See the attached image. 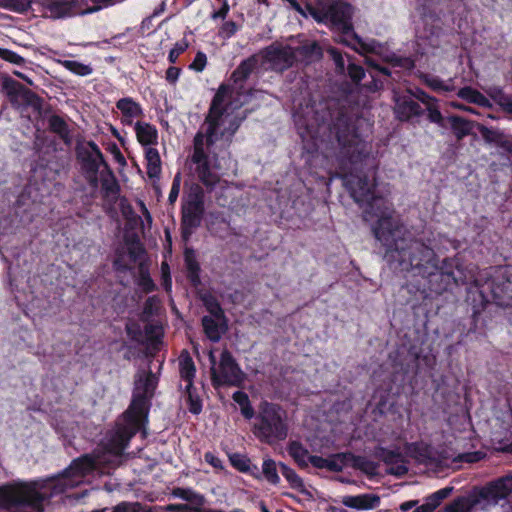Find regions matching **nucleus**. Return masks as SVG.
Wrapping results in <instances>:
<instances>
[{
    "label": "nucleus",
    "instance_id": "nucleus-37",
    "mask_svg": "<svg viewBox=\"0 0 512 512\" xmlns=\"http://www.w3.org/2000/svg\"><path fill=\"white\" fill-rule=\"evenodd\" d=\"M32 4V0H0V7L16 13L26 12Z\"/></svg>",
    "mask_w": 512,
    "mask_h": 512
},
{
    "label": "nucleus",
    "instance_id": "nucleus-9",
    "mask_svg": "<svg viewBox=\"0 0 512 512\" xmlns=\"http://www.w3.org/2000/svg\"><path fill=\"white\" fill-rule=\"evenodd\" d=\"M204 214V194L200 186H195L182 207L181 232L184 239H188L194 229L200 226Z\"/></svg>",
    "mask_w": 512,
    "mask_h": 512
},
{
    "label": "nucleus",
    "instance_id": "nucleus-47",
    "mask_svg": "<svg viewBox=\"0 0 512 512\" xmlns=\"http://www.w3.org/2000/svg\"><path fill=\"white\" fill-rule=\"evenodd\" d=\"M188 48L186 40H181L175 43L174 47L170 50L168 60L170 63H175L178 57Z\"/></svg>",
    "mask_w": 512,
    "mask_h": 512
},
{
    "label": "nucleus",
    "instance_id": "nucleus-2",
    "mask_svg": "<svg viewBox=\"0 0 512 512\" xmlns=\"http://www.w3.org/2000/svg\"><path fill=\"white\" fill-rule=\"evenodd\" d=\"M97 467L90 455L72 461L58 476L31 483L0 486V507L6 512H43V502L78 486Z\"/></svg>",
    "mask_w": 512,
    "mask_h": 512
},
{
    "label": "nucleus",
    "instance_id": "nucleus-61",
    "mask_svg": "<svg viewBox=\"0 0 512 512\" xmlns=\"http://www.w3.org/2000/svg\"><path fill=\"white\" fill-rule=\"evenodd\" d=\"M309 463H311L315 468L326 469V458L321 456L311 455L309 457Z\"/></svg>",
    "mask_w": 512,
    "mask_h": 512
},
{
    "label": "nucleus",
    "instance_id": "nucleus-55",
    "mask_svg": "<svg viewBox=\"0 0 512 512\" xmlns=\"http://www.w3.org/2000/svg\"><path fill=\"white\" fill-rule=\"evenodd\" d=\"M207 63V57L203 52H198L194 58V61L191 63L190 68L201 72Z\"/></svg>",
    "mask_w": 512,
    "mask_h": 512
},
{
    "label": "nucleus",
    "instance_id": "nucleus-64",
    "mask_svg": "<svg viewBox=\"0 0 512 512\" xmlns=\"http://www.w3.org/2000/svg\"><path fill=\"white\" fill-rule=\"evenodd\" d=\"M498 146L512 158V142L504 139L498 143Z\"/></svg>",
    "mask_w": 512,
    "mask_h": 512
},
{
    "label": "nucleus",
    "instance_id": "nucleus-62",
    "mask_svg": "<svg viewBox=\"0 0 512 512\" xmlns=\"http://www.w3.org/2000/svg\"><path fill=\"white\" fill-rule=\"evenodd\" d=\"M158 304L156 296L149 297L144 303V313L152 314L154 307Z\"/></svg>",
    "mask_w": 512,
    "mask_h": 512
},
{
    "label": "nucleus",
    "instance_id": "nucleus-10",
    "mask_svg": "<svg viewBox=\"0 0 512 512\" xmlns=\"http://www.w3.org/2000/svg\"><path fill=\"white\" fill-rule=\"evenodd\" d=\"M264 59L274 71L283 72L293 66L296 55L291 46L271 45L265 48Z\"/></svg>",
    "mask_w": 512,
    "mask_h": 512
},
{
    "label": "nucleus",
    "instance_id": "nucleus-23",
    "mask_svg": "<svg viewBox=\"0 0 512 512\" xmlns=\"http://www.w3.org/2000/svg\"><path fill=\"white\" fill-rule=\"evenodd\" d=\"M179 372L181 378L186 381L187 384L193 383L196 367L187 350H183L179 356Z\"/></svg>",
    "mask_w": 512,
    "mask_h": 512
},
{
    "label": "nucleus",
    "instance_id": "nucleus-60",
    "mask_svg": "<svg viewBox=\"0 0 512 512\" xmlns=\"http://www.w3.org/2000/svg\"><path fill=\"white\" fill-rule=\"evenodd\" d=\"M394 66H400L407 70H410L414 67V61L411 58L405 57V58H395L394 59Z\"/></svg>",
    "mask_w": 512,
    "mask_h": 512
},
{
    "label": "nucleus",
    "instance_id": "nucleus-5",
    "mask_svg": "<svg viewBox=\"0 0 512 512\" xmlns=\"http://www.w3.org/2000/svg\"><path fill=\"white\" fill-rule=\"evenodd\" d=\"M512 498V476L502 477L479 489L475 496H460L448 504L443 512H473V509L485 502L482 507L496 506L501 500Z\"/></svg>",
    "mask_w": 512,
    "mask_h": 512
},
{
    "label": "nucleus",
    "instance_id": "nucleus-53",
    "mask_svg": "<svg viewBox=\"0 0 512 512\" xmlns=\"http://www.w3.org/2000/svg\"><path fill=\"white\" fill-rule=\"evenodd\" d=\"M127 250L128 258L131 264L136 263L140 257V254L143 253V248L139 242H133L129 244Z\"/></svg>",
    "mask_w": 512,
    "mask_h": 512
},
{
    "label": "nucleus",
    "instance_id": "nucleus-7",
    "mask_svg": "<svg viewBox=\"0 0 512 512\" xmlns=\"http://www.w3.org/2000/svg\"><path fill=\"white\" fill-rule=\"evenodd\" d=\"M209 360L212 364L211 379L215 386L229 385L240 386L243 382V373L235 361L234 357L228 350H224L220 356L218 368L216 365V358L213 352L209 353Z\"/></svg>",
    "mask_w": 512,
    "mask_h": 512
},
{
    "label": "nucleus",
    "instance_id": "nucleus-48",
    "mask_svg": "<svg viewBox=\"0 0 512 512\" xmlns=\"http://www.w3.org/2000/svg\"><path fill=\"white\" fill-rule=\"evenodd\" d=\"M187 270H188V278L192 284L197 285L200 282L199 271L200 267L196 261L187 260L186 261Z\"/></svg>",
    "mask_w": 512,
    "mask_h": 512
},
{
    "label": "nucleus",
    "instance_id": "nucleus-34",
    "mask_svg": "<svg viewBox=\"0 0 512 512\" xmlns=\"http://www.w3.org/2000/svg\"><path fill=\"white\" fill-rule=\"evenodd\" d=\"M232 399L240 406L241 414L246 419H251L254 416V409L251 406L248 395L243 391H236L232 395Z\"/></svg>",
    "mask_w": 512,
    "mask_h": 512
},
{
    "label": "nucleus",
    "instance_id": "nucleus-4",
    "mask_svg": "<svg viewBox=\"0 0 512 512\" xmlns=\"http://www.w3.org/2000/svg\"><path fill=\"white\" fill-rule=\"evenodd\" d=\"M157 383L158 379L150 369L139 371L135 376L132 401L123 415V423L117 425L107 442V449L112 454L122 455L130 440L144 425Z\"/></svg>",
    "mask_w": 512,
    "mask_h": 512
},
{
    "label": "nucleus",
    "instance_id": "nucleus-24",
    "mask_svg": "<svg viewBox=\"0 0 512 512\" xmlns=\"http://www.w3.org/2000/svg\"><path fill=\"white\" fill-rule=\"evenodd\" d=\"M457 96L467 101L468 103H473L484 108L491 107L489 99L486 96H484L481 92L470 86H465L459 89V91L457 92Z\"/></svg>",
    "mask_w": 512,
    "mask_h": 512
},
{
    "label": "nucleus",
    "instance_id": "nucleus-13",
    "mask_svg": "<svg viewBox=\"0 0 512 512\" xmlns=\"http://www.w3.org/2000/svg\"><path fill=\"white\" fill-rule=\"evenodd\" d=\"M81 2L82 0H43L42 5L52 18H62L85 13Z\"/></svg>",
    "mask_w": 512,
    "mask_h": 512
},
{
    "label": "nucleus",
    "instance_id": "nucleus-3",
    "mask_svg": "<svg viewBox=\"0 0 512 512\" xmlns=\"http://www.w3.org/2000/svg\"><path fill=\"white\" fill-rule=\"evenodd\" d=\"M228 86L222 84L215 93L209 111L205 117L202 130L194 136L192 162L196 165L195 172L199 181L208 191H212L217 185H221L219 175L211 170L209 155L204 149L213 146L218 141V129L227 119V108L224 103L228 95Z\"/></svg>",
    "mask_w": 512,
    "mask_h": 512
},
{
    "label": "nucleus",
    "instance_id": "nucleus-12",
    "mask_svg": "<svg viewBox=\"0 0 512 512\" xmlns=\"http://www.w3.org/2000/svg\"><path fill=\"white\" fill-rule=\"evenodd\" d=\"M87 145L90 150L86 151L82 158L83 169L89 175L90 182L96 184L98 180L97 175L102 171L101 167L105 169V165L108 164L94 141H89Z\"/></svg>",
    "mask_w": 512,
    "mask_h": 512
},
{
    "label": "nucleus",
    "instance_id": "nucleus-49",
    "mask_svg": "<svg viewBox=\"0 0 512 512\" xmlns=\"http://www.w3.org/2000/svg\"><path fill=\"white\" fill-rule=\"evenodd\" d=\"M408 93H409V96H411L412 98L413 97L416 98L418 101H420L421 103H423L426 106L436 100V98H434L433 96H430L429 94H427L424 90H422L420 88H415L414 90L409 89Z\"/></svg>",
    "mask_w": 512,
    "mask_h": 512
},
{
    "label": "nucleus",
    "instance_id": "nucleus-57",
    "mask_svg": "<svg viewBox=\"0 0 512 512\" xmlns=\"http://www.w3.org/2000/svg\"><path fill=\"white\" fill-rule=\"evenodd\" d=\"M167 510L177 512H223L221 510H198L192 509L188 505H168Z\"/></svg>",
    "mask_w": 512,
    "mask_h": 512
},
{
    "label": "nucleus",
    "instance_id": "nucleus-30",
    "mask_svg": "<svg viewBox=\"0 0 512 512\" xmlns=\"http://www.w3.org/2000/svg\"><path fill=\"white\" fill-rule=\"evenodd\" d=\"M184 398L189 405L188 409L191 413L197 415L202 411V401L193 383L186 384Z\"/></svg>",
    "mask_w": 512,
    "mask_h": 512
},
{
    "label": "nucleus",
    "instance_id": "nucleus-1",
    "mask_svg": "<svg viewBox=\"0 0 512 512\" xmlns=\"http://www.w3.org/2000/svg\"><path fill=\"white\" fill-rule=\"evenodd\" d=\"M335 105L332 100L313 103L305 109H298L294 116L311 136L319 133L323 126L335 135L339 146L338 175L354 201L363 208L364 220L377 218L372 232L386 247L385 259L390 268L421 277L435 294H442L452 285H458L454 273L458 261L445 258L440 262L435 252L439 234L425 230L418 237L409 238L401 219L395 215L392 203L375 194V171L372 167L364 170L370 162V144L360 128L362 120L344 109L332 111Z\"/></svg>",
    "mask_w": 512,
    "mask_h": 512
},
{
    "label": "nucleus",
    "instance_id": "nucleus-8",
    "mask_svg": "<svg viewBox=\"0 0 512 512\" xmlns=\"http://www.w3.org/2000/svg\"><path fill=\"white\" fill-rule=\"evenodd\" d=\"M352 15L353 7L340 1L332 3L323 11V19L342 33L341 41L348 43V38H352L361 44V40L353 30Z\"/></svg>",
    "mask_w": 512,
    "mask_h": 512
},
{
    "label": "nucleus",
    "instance_id": "nucleus-44",
    "mask_svg": "<svg viewBox=\"0 0 512 512\" xmlns=\"http://www.w3.org/2000/svg\"><path fill=\"white\" fill-rule=\"evenodd\" d=\"M430 122L443 126V116L437 106V99L426 106Z\"/></svg>",
    "mask_w": 512,
    "mask_h": 512
},
{
    "label": "nucleus",
    "instance_id": "nucleus-63",
    "mask_svg": "<svg viewBox=\"0 0 512 512\" xmlns=\"http://www.w3.org/2000/svg\"><path fill=\"white\" fill-rule=\"evenodd\" d=\"M162 285L164 286V289L169 292L172 288V280L169 272L163 271L162 274Z\"/></svg>",
    "mask_w": 512,
    "mask_h": 512
},
{
    "label": "nucleus",
    "instance_id": "nucleus-27",
    "mask_svg": "<svg viewBox=\"0 0 512 512\" xmlns=\"http://www.w3.org/2000/svg\"><path fill=\"white\" fill-rule=\"evenodd\" d=\"M242 119L238 117H231L227 112V119L224 124L218 129V140L224 139L229 145L232 141L234 134L237 132L241 125Z\"/></svg>",
    "mask_w": 512,
    "mask_h": 512
},
{
    "label": "nucleus",
    "instance_id": "nucleus-46",
    "mask_svg": "<svg viewBox=\"0 0 512 512\" xmlns=\"http://www.w3.org/2000/svg\"><path fill=\"white\" fill-rule=\"evenodd\" d=\"M0 58L16 65H22L25 62V59L22 56L5 48H0Z\"/></svg>",
    "mask_w": 512,
    "mask_h": 512
},
{
    "label": "nucleus",
    "instance_id": "nucleus-31",
    "mask_svg": "<svg viewBox=\"0 0 512 512\" xmlns=\"http://www.w3.org/2000/svg\"><path fill=\"white\" fill-rule=\"evenodd\" d=\"M451 129L458 140L468 135L472 129L471 123L463 117L453 115L448 118Z\"/></svg>",
    "mask_w": 512,
    "mask_h": 512
},
{
    "label": "nucleus",
    "instance_id": "nucleus-58",
    "mask_svg": "<svg viewBox=\"0 0 512 512\" xmlns=\"http://www.w3.org/2000/svg\"><path fill=\"white\" fill-rule=\"evenodd\" d=\"M205 461L213 466L214 468H222V460L218 458L214 453L212 452H206L204 455Z\"/></svg>",
    "mask_w": 512,
    "mask_h": 512
},
{
    "label": "nucleus",
    "instance_id": "nucleus-50",
    "mask_svg": "<svg viewBox=\"0 0 512 512\" xmlns=\"http://www.w3.org/2000/svg\"><path fill=\"white\" fill-rule=\"evenodd\" d=\"M140 504L139 503H120L113 510L103 509L96 510L94 512H139Z\"/></svg>",
    "mask_w": 512,
    "mask_h": 512
},
{
    "label": "nucleus",
    "instance_id": "nucleus-20",
    "mask_svg": "<svg viewBox=\"0 0 512 512\" xmlns=\"http://www.w3.org/2000/svg\"><path fill=\"white\" fill-rule=\"evenodd\" d=\"M258 64L259 58L257 55H251L250 57L244 59L232 72L231 80L234 82V84H240V87H242V83L250 77V75L257 68Z\"/></svg>",
    "mask_w": 512,
    "mask_h": 512
},
{
    "label": "nucleus",
    "instance_id": "nucleus-56",
    "mask_svg": "<svg viewBox=\"0 0 512 512\" xmlns=\"http://www.w3.org/2000/svg\"><path fill=\"white\" fill-rule=\"evenodd\" d=\"M238 30L237 24L234 21H227L221 27V34L226 37H232Z\"/></svg>",
    "mask_w": 512,
    "mask_h": 512
},
{
    "label": "nucleus",
    "instance_id": "nucleus-59",
    "mask_svg": "<svg viewBox=\"0 0 512 512\" xmlns=\"http://www.w3.org/2000/svg\"><path fill=\"white\" fill-rule=\"evenodd\" d=\"M180 72V68L174 66L169 67L166 71V80L169 83H175L179 78Z\"/></svg>",
    "mask_w": 512,
    "mask_h": 512
},
{
    "label": "nucleus",
    "instance_id": "nucleus-6",
    "mask_svg": "<svg viewBox=\"0 0 512 512\" xmlns=\"http://www.w3.org/2000/svg\"><path fill=\"white\" fill-rule=\"evenodd\" d=\"M253 433L259 441L266 444L285 439L288 433L285 413L274 403L262 402L255 417Z\"/></svg>",
    "mask_w": 512,
    "mask_h": 512
},
{
    "label": "nucleus",
    "instance_id": "nucleus-15",
    "mask_svg": "<svg viewBox=\"0 0 512 512\" xmlns=\"http://www.w3.org/2000/svg\"><path fill=\"white\" fill-rule=\"evenodd\" d=\"M394 111L397 118L401 121H408L412 117H418L423 114L422 107L409 95H394Z\"/></svg>",
    "mask_w": 512,
    "mask_h": 512
},
{
    "label": "nucleus",
    "instance_id": "nucleus-26",
    "mask_svg": "<svg viewBox=\"0 0 512 512\" xmlns=\"http://www.w3.org/2000/svg\"><path fill=\"white\" fill-rule=\"evenodd\" d=\"M279 471L281 472L283 477L287 480V482L289 483V485L292 489H295L302 494H306V495L309 494V492L305 488L303 479L296 473V471L294 469H292L291 467L287 466L286 464L280 462L279 463Z\"/></svg>",
    "mask_w": 512,
    "mask_h": 512
},
{
    "label": "nucleus",
    "instance_id": "nucleus-45",
    "mask_svg": "<svg viewBox=\"0 0 512 512\" xmlns=\"http://www.w3.org/2000/svg\"><path fill=\"white\" fill-rule=\"evenodd\" d=\"M113 267L118 272H127L132 269L131 264L128 263L126 260L125 254L120 250L116 251V256L113 261Z\"/></svg>",
    "mask_w": 512,
    "mask_h": 512
},
{
    "label": "nucleus",
    "instance_id": "nucleus-41",
    "mask_svg": "<svg viewBox=\"0 0 512 512\" xmlns=\"http://www.w3.org/2000/svg\"><path fill=\"white\" fill-rule=\"evenodd\" d=\"M353 465L368 475H375L377 465L364 456H353Z\"/></svg>",
    "mask_w": 512,
    "mask_h": 512
},
{
    "label": "nucleus",
    "instance_id": "nucleus-17",
    "mask_svg": "<svg viewBox=\"0 0 512 512\" xmlns=\"http://www.w3.org/2000/svg\"><path fill=\"white\" fill-rule=\"evenodd\" d=\"M116 108L121 113L120 121L123 125L131 126L134 124V119H139L144 116V111L140 103L131 97L120 98L116 102Z\"/></svg>",
    "mask_w": 512,
    "mask_h": 512
},
{
    "label": "nucleus",
    "instance_id": "nucleus-25",
    "mask_svg": "<svg viewBox=\"0 0 512 512\" xmlns=\"http://www.w3.org/2000/svg\"><path fill=\"white\" fill-rule=\"evenodd\" d=\"M145 159L147 161L146 172L149 178H158L161 174V159L156 148L148 147L145 150Z\"/></svg>",
    "mask_w": 512,
    "mask_h": 512
},
{
    "label": "nucleus",
    "instance_id": "nucleus-14",
    "mask_svg": "<svg viewBox=\"0 0 512 512\" xmlns=\"http://www.w3.org/2000/svg\"><path fill=\"white\" fill-rule=\"evenodd\" d=\"M375 454L389 466L387 473L395 476H403L408 472L406 461L399 451L379 447Z\"/></svg>",
    "mask_w": 512,
    "mask_h": 512
},
{
    "label": "nucleus",
    "instance_id": "nucleus-19",
    "mask_svg": "<svg viewBox=\"0 0 512 512\" xmlns=\"http://www.w3.org/2000/svg\"><path fill=\"white\" fill-rule=\"evenodd\" d=\"M134 131L142 146H152L158 143V130L154 125L138 120L134 124Z\"/></svg>",
    "mask_w": 512,
    "mask_h": 512
},
{
    "label": "nucleus",
    "instance_id": "nucleus-28",
    "mask_svg": "<svg viewBox=\"0 0 512 512\" xmlns=\"http://www.w3.org/2000/svg\"><path fill=\"white\" fill-rule=\"evenodd\" d=\"M288 454L294 459L300 468H307L309 464L308 450L298 441H291L287 447Z\"/></svg>",
    "mask_w": 512,
    "mask_h": 512
},
{
    "label": "nucleus",
    "instance_id": "nucleus-18",
    "mask_svg": "<svg viewBox=\"0 0 512 512\" xmlns=\"http://www.w3.org/2000/svg\"><path fill=\"white\" fill-rule=\"evenodd\" d=\"M341 503L348 508L356 510H371L379 506L380 497L371 493L347 495L342 498Z\"/></svg>",
    "mask_w": 512,
    "mask_h": 512
},
{
    "label": "nucleus",
    "instance_id": "nucleus-52",
    "mask_svg": "<svg viewBox=\"0 0 512 512\" xmlns=\"http://www.w3.org/2000/svg\"><path fill=\"white\" fill-rule=\"evenodd\" d=\"M205 305L212 317L216 319L224 318V311L215 299L205 301Z\"/></svg>",
    "mask_w": 512,
    "mask_h": 512
},
{
    "label": "nucleus",
    "instance_id": "nucleus-22",
    "mask_svg": "<svg viewBox=\"0 0 512 512\" xmlns=\"http://www.w3.org/2000/svg\"><path fill=\"white\" fill-rule=\"evenodd\" d=\"M369 67V74L372 78V82L368 85V88L371 90H379L383 88L384 82L381 77L389 78L392 75L391 70L388 67L380 66L375 61L369 59L367 61Z\"/></svg>",
    "mask_w": 512,
    "mask_h": 512
},
{
    "label": "nucleus",
    "instance_id": "nucleus-36",
    "mask_svg": "<svg viewBox=\"0 0 512 512\" xmlns=\"http://www.w3.org/2000/svg\"><path fill=\"white\" fill-rule=\"evenodd\" d=\"M61 64L68 71L74 73L78 76H88L93 72L91 66L83 64L81 62L75 60H64L61 61Z\"/></svg>",
    "mask_w": 512,
    "mask_h": 512
},
{
    "label": "nucleus",
    "instance_id": "nucleus-40",
    "mask_svg": "<svg viewBox=\"0 0 512 512\" xmlns=\"http://www.w3.org/2000/svg\"><path fill=\"white\" fill-rule=\"evenodd\" d=\"M230 462L241 472H249L251 468H253L255 471H258V468L256 465H252L250 459L244 455L234 453L230 456Z\"/></svg>",
    "mask_w": 512,
    "mask_h": 512
},
{
    "label": "nucleus",
    "instance_id": "nucleus-54",
    "mask_svg": "<svg viewBox=\"0 0 512 512\" xmlns=\"http://www.w3.org/2000/svg\"><path fill=\"white\" fill-rule=\"evenodd\" d=\"M172 494L186 501H194L197 498V494L190 488H175Z\"/></svg>",
    "mask_w": 512,
    "mask_h": 512
},
{
    "label": "nucleus",
    "instance_id": "nucleus-42",
    "mask_svg": "<svg viewBox=\"0 0 512 512\" xmlns=\"http://www.w3.org/2000/svg\"><path fill=\"white\" fill-rule=\"evenodd\" d=\"M346 454L337 453L326 458V469L331 472H341L345 466Z\"/></svg>",
    "mask_w": 512,
    "mask_h": 512
},
{
    "label": "nucleus",
    "instance_id": "nucleus-43",
    "mask_svg": "<svg viewBox=\"0 0 512 512\" xmlns=\"http://www.w3.org/2000/svg\"><path fill=\"white\" fill-rule=\"evenodd\" d=\"M504 112L512 115V96L506 95L498 89L491 95Z\"/></svg>",
    "mask_w": 512,
    "mask_h": 512
},
{
    "label": "nucleus",
    "instance_id": "nucleus-16",
    "mask_svg": "<svg viewBox=\"0 0 512 512\" xmlns=\"http://www.w3.org/2000/svg\"><path fill=\"white\" fill-rule=\"evenodd\" d=\"M100 181L103 199L110 204H115L119 198L120 185L109 165H105V169L100 172Z\"/></svg>",
    "mask_w": 512,
    "mask_h": 512
},
{
    "label": "nucleus",
    "instance_id": "nucleus-32",
    "mask_svg": "<svg viewBox=\"0 0 512 512\" xmlns=\"http://www.w3.org/2000/svg\"><path fill=\"white\" fill-rule=\"evenodd\" d=\"M49 128L52 132L57 134L66 143L70 140V130L65 120L58 116L52 115L49 118Z\"/></svg>",
    "mask_w": 512,
    "mask_h": 512
},
{
    "label": "nucleus",
    "instance_id": "nucleus-11",
    "mask_svg": "<svg viewBox=\"0 0 512 512\" xmlns=\"http://www.w3.org/2000/svg\"><path fill=\"white\" fill-rule=\"evenodd\" d=\"M327 53L333 60L337 73L344 74L347 72L348 76L355 83H359L365 76L363 67L354 63L350 56H344L339 49L330 47Z\"/></svg>",
    "mask_w": 512,
    "mask_h": 512
},
{
    "label": "nucleus",
    "instance_id": "nucleus-39",
    "mask_svg": "<svg viewBox=\"0 0 512 512\" xmlns=\"http://www.w3.org/2000/svg\"><path fill=\"white\" fill-rule=\"evenodd\" d=\"M453 487H444L442 489H439L438 491L432 493L431 495L427 496L425 501L428 503V505L435 510L441 502L450 496V494L453 491Z\"/></svg>",
    "mask_w": 512,
    "mask_h": 512
},
{
    "label": "nucleus",
    "instance_id": "nucleus-38",
    "mask_svg": "<svg viewBox=\"0 0 512 512\" xmlns=\"http://www.w3.org/2000/svg\"><path fill=\"white\" fill-rule=\"evenodd\" d=\"M137 285L145 293H150L156 289V285L153 279L150 277L149 271L142 265H140L139 268V277L137 280Z\"/></svg>",
    "mask_w": 512,
    "mask_h": 512
},
{
    "label": "nucleus",
    "instance_id": "nucleus-21",
    "mask_svg": "<svg viewBox=\"0 0 512 512\" xmlns=\"http://www.w3.org/2000/svg\"><path fill=\"white\" fill-rule=\"evenodd\" d=\"M296 55V61L311 63L322 57V49L316 41H305L303 44L293 48Z\"/></svg>",
    "mask_w": 512,
    "mask_h": 512
},
{
    "label": "nucleus",
    "instance_id": "nucleus-33",
    "mask_svg": "<svg viewBox=\"0 0 512 512\" xmlns=\"http://www.w3.org/2000/svg\"><path fill=\"white\" fill-rule=\"evenodd\" d=\"M215 317L204 316L202 326L206 336L213 342H218L221 338V331Z\"/></svg>",
    "mask_w": 512,
    "mask_h": 512
},
{
    "label": "nucleus",
    "instance_id": "nucleus-29",
    "mask_svg": "<svg viewBox=\"0 0 512 512\" xmlns=\"http://www.w3.org/2000/svg\"><path fill=\"white\" fill-rule=\"evenodd\" d=\"M420 78L430 89L436 92H449L454 89L452 79L444 82L439 77L431 74H422Z\"/></svg>",
    "mask_w": 512,
    "mask_h": 512
},
{
    "label": "nucleus",
    "instance_id": "nucleus-51",
    "mask_svg": "<svg viewBox=\"0 0 512 512\" xmlns=\"http://www.w3.org/2000/svg\"><path fill=\"white\" fill-rule=\"evenodd\" d=\"M180 186H181V174L178 172L173 179L172 186H171V189L169 192V196H168L169 204L173 205L176 202L179 192H180Z\"/></svg>",
    "mask_w": 512,
    "mask_h": 512
},
{
    "label": "nucleus",
    "instance_id": "nucleus-35",
    "mask_svg": "<svg viewBox=\"0 0 512 512\" xmlns=\"http://www.w3.org/2000/svg\"><path fill=\"white\" fill-rule=\"evenodd\" d=\"M262 474L270 484H279L280 477L278 475L277 463L273 459H264L262 464Z\"/></svg>",
    "mask_w": 512,
    "mask_h": 512
}]
</instances>
